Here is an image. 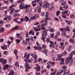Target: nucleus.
I'll list each match as a JSON object with an SVG mask.
<instances>
[{"mask_svg": "<svg viewBox=\"0 0 75 75\" xmlns=\"http://www.w3.org/2000/svg\"><path fill=\"white\" fill-rule=\"evenodd\" d=\"M32 33H34L33 30H30L29 32V34L30 35V34H31V33H32Z\"/></svg>", "mask_w": 75, "mask_h": 75, "instance_id": "de8ad7c7", "label": "nucleus"}, {"mask_svg": "<svg viewBox=\"0 0 75 75\" xmlns=\"http://www.w3.org/2000/svg\"><path fill=\"white\" fill-rule=\"evenodd\" d=\"M36 45L38 46V48H40V44L38 43V41L36 42Z\"/></svg>", "mask_w": 75, "mask_h": 75, "instance_id": "a878e982", "label": "nucleus"}, {"mask_svg": "<svg viewBox=\"0 0 75 75\" xmlns=\"http://www.w3.org/2000/svg\"><path fill=\"white\" fill-rule=\"evenodd\" d=\"M67 3V2L66 1L64 2L63 3H62L61 4V6H64V5H66V3Z\"/></svg>", "mask_w": 75, "mask_h": 75, "instance_id": "c756f323", "label": "nucleus"}, {"mask_svg": "<svg viewBox=\"0 0 75 75\" xmlns=\"http://www.w3.org/2000/svg\"><path fill=\"white\" fill-rule=\"evenodd\" d=\"M67 67L66 66H62V69H66V68H67Z\"/></svg>", "mask_w": 75, "mask_h": 75, "instance_id": "c03bdc74", "label": "nucleus"}, {"mask_svg": "<svg viewBox=\"0 0 75 75\" xmlns=\"http://www.w3.org/2000/svg\"><path fill=\"white\" fill-rule=\"evenodd\" d=\"M69 56L70 57L68 58H67L66 59L67 64H69L71 62V60L72 59V57L73 56V53L72 52H71V53H70Z\"/></svg>", "mask_w": 75, "mask_h": 75, "instance_id": "f257e3e1", "label": "nucleus"}, {"mask_svg": "<svg viewBox=\"0 0 75 75\" xmlns=\"http://www.w3.org/2000/svg\"><path fill=\"white\" fill-rule=\"evenodd\" d=\"M12 5L9 8V10H11V11L10 12V14H12L13 13V11H14V8H13V7L15 6V4L14 3H13L12 4Z\"/></svg>", "mask_w": 75, "mask_h": 75, "instance_id": "f03ea898", "label": "nucleus"}, {"mask_svg": "<svg viewBox=\"0 0 75 75\" xmlns=\"http://www.w3.org/2000/svg\"><path fill=\"white\" fill-rule=\"evenodd\" d=\"M25 67H27L28 66V62H26V63H25Z\"/></svg>", "mask_w": 75, "mask_h": 75, "instance_id": "f704fd0d", "label": "nucleus"}, {"mask_svg": "<svg viewBox=\"0 0 75 75\" xmlns=\"http://www.w3.org/2000/svg\"><path fill=\"white\" fill-rule=\"evenodd\" d=\"M8 1H4V3H5V4H7V5L8 4Z\"/></svg>", "mask_w": 75, "mask_h": 75, "instance_id": "09e8293b", "label": "nucleus"}, {"mask_svg": "<svg viewBox=\"0 0 75 75\" xmlns=\"http://www.w3.org/2000/svg\"><path fill=\"white\" fill-rule=\"evenodd\" d=\"M15 66L16 67H19V64L18 63V62H16L15 64Z\"/></svg>", "mask_w": 75, "mask_h": 75, "instance_id": "473e14b6", "label": "nucleus"}, {"mask_svg": "<svg viewBox=\"0 0 75 75\" xmlns=\"http://www.w3.org/2000/svg\"><path fill=\"white\" fill-rule=\"evenodd\" d=\"M65 11H64L62 12V15H65Z\"/></svg>", "mask_w": 75, "mask_h": 75, "instance_id": "8fccbe9b", "label": "nucleus"}, {"mask_svg": "<svg viewBox=\"0 0 75 75\" xmlns=\"http://www.w3.org/2000/svg\"><path fill=\"white\" fill-rule=\"evenodd\" d=\"M41 14L42 16H44V15H45V13L44 12H41Z\"/></svg>", "mask_w": 75, "mask_h": 75, "instance_id": "13d9d810", "label": "nucleus"}, {"mask_svg": "<svg viewBox=\"0 0 75 75\" xmlns=\"http://www.w3.org/2000/svg\"><path fill=\"white\" fill-rule=\"evenodd\" d=\"M14 74V72L13 70H11V72L8 74V75H12Z\"/></svg>", "mask_w": 75, "mask_h": 75, "instance_id": "a211bd4d", "label": "nucleus"}, {"mask_svg": "<svg viewBox=\"0 0 75 75\" xmlns=\"http://www.w3.org/2000/svg\"><path fill=\"white\" fill-rule=\"evenodd\" d=\"M10 67V66L8 64H6L3 67V69L4 70H6V69H8Z\"/></svg>", "mask_w": 75, "mask_h": 75, "instance_id": "0eeeda50", "label": "nucleus"}, {"mask_svg": "<svg viewBox=\"0 0 75 75\" xmlns=\"http://www.w3.org/2000/svg\"><path fill=\"white\" fill-rule=\"evenodd\" d=\"M50 42L52 45H54V42L51 41H50Z\"/></svg>", "mask_w": 75, "mask_h": 75, "instance_id": "864d4df0", "label": "nucleus"}, {"mask_svg": "<svg viewBox=\"0 0 75 75\" xmlns=\"http://www.w3.org/2000/svg\"><path fill=\"white\" fill-rule=\"evenodd\" d=\"M19 7L21 10L23 9V8H25V6L24 7V4L23 3H21V5L19 6Z\"/></svg>", "mask_w": 75, "mask_h": 75, "instance_id": "423d86ee", "label": "nucleus"}, {"mask_svg": "<svg viewBox=\"0 0 75 75\" xmlns=\"http://www.w3.org/2000/svg\"><path fill=\"white\" fill-rule=\"evenodd\" d=\"M46 14L45 16L46 17H47V18H46L45 19V24H47V21L48 19V17L49 13L48 12H46Z\"/></svg>", "mask_w": 75, "mask_h": 75, "instance_id": "20e7f679", "label": "nucleus"}, {"mask_svg": "<svg viewBox=\"0 0 75 75\" xmlns=\"http://www.w3.org/2000/svg\"><path fill=\"white\" fill-rule=\"evenodd\" d=\"M7 45H4V46H2L1 47V48H2V49H3V50H4V49H7Z\"/></svg>", "mask_w": 75, "mask_h": 75, "instance_id": "6ab92c4d", "label": "nucleus"}, {"mask_svg": "<svg viewBox=\"0 0 75 75\" xmlns=\"http://www.w3.org/2000/svg\"><path fill=\"white\" fill-rule=\"evenodd\" d=\"M36 67H35V69H36V68L37 69L36 70V71L37 72H38V71H40V65H39L38 64H36Z\"/></svg>", "mask_w": 75, "mask_h": 75, "instance_id": "6e6552de", "label": "nucleus"}, {"mask_svg": "<svg viewBox=\"0 0 75 75\" xmlns=\"http://www.w3.org/2000/svg\"><path fill=\"white\" fill-rule=\"evenodd\" d=\"M30 5H25V8H26L25 10V13H28L29 11V8H28V7H30Z\"/></svg>", "mask_w": 75, "mask_h": 75, "instance_id": "39448f33", "label": "nucleus"}, {"mask_svg": "<svg viewBox=\"0 0 75 75\" xmlns=\"http://www.w3.org/2000/svg\"><path fill=\"white\" fill-rule=\"evenodd\" d=\"M16 42H17L18 43V42H20V40L19 39H16Z\"/></svg>", "mask_w": 75, "mask_h": 75, "instance_id": "bf43d9fd", "label": "nucleus"}, {"mask_svg": "<svg viewBox=\"0 0 75 75\" xmlns=\"http://www.w3.org/2000/svg\"><path fill=\"white\" fill-rule=\"evenodd\" d=\"M56 34V36H57V35H60V32L59 31H57Z\"/></svg>", "mask_w": 75, "mask_h": 75, "instance_id": "c9c22d12", "label": "nucleus"}, {"mask_svg": "<svg viewBox=\"0 0 75 75\" xmlns=\"http://www.w3.org/2000/svg\"><path fill=\"white\" fill-rule=\"evenodd\" d=\"M42 0H40V1H39V4L40 6V7H42Z\"/></svg>", "mask_w": 75, "mask_h": 75, "instance_id": "412c9836", "label": "nucleus"}, {"mask_svg": "<svg viewBox=\"0 0 75 75\" xmlns=\"http://www.w3.org/2000/svg\"><path fill=\"white\" fill-rule=\"evenodd\" d=\"M20 11V10H17L16 11H15V13H18V12H19Z\"/></svg>", "mask_w": 75, "mask_h": 75, "instance_id": "774afa93", "label": "nucleus"}, {"mask_svg": "<svg viewBox=\"0 0 75 75\" xmlns=\"http://www.w3.org/2000/svg\"><path fill=\"white\" fill-rule=\"evenodd\" d=\"M64 30H65L66 31H69L70 30L69 27H67L66 28H64Z\"/></svg>", "mask_w": 75, "mask_h": 75, "instance_id": "bb28decb", "label": "nucleus"}, {"mask_svg": "<svg viewBox=\"0 0 75 75\" xmlns=\"http://www.w3.org/2000/svg\"><path fill=\"white\" fill-rule=\"evenodd\" d=\"M60 10H64L63 9V7L62 6L60 7Z\"/></svg>", "mask_w": 75, "mask_h": 75, "instance_id": "680f3d73", "label": "nucleus"}, {"mask_svg": "<svg viewBox=\"0 0 75 75\" xmlns=\"http://www.w3.org/2000/svg\"><path fill=\"white\" fill-rule=\"evenodd\" d=\"M62 33H63L62 34V36H66V35H67V34L65 33H66V31H63L62 32Z\"/></svg>", "mask_w": 75, "mask_h": 75, "instance_id": "b1692460", "label": "nucleus"}, {"mask_svg": "<svg viewBox=\"0 0 75 75\" xmlns=\"http://www.w3.org/2000/svg\"><path fill=\"white\" fill-rule=\"evenodd\" d=\"M28 62L29 63H31V62H32V61H33V59L30 58L29 59H26Z\"/></svg>", "mask_w": 75, "mask_h": 75, "instance_id": "4be33fe9", "label": "nucleus"}, {"mask_svg": "<svg viewBox=\"0 0 75 75\" xmlns=\"http://www.w3.org/2000/svg\"><path fill=\"white\" fill-rule=\"evenodd\" d=\"M61 62L60 63L61 65L64 64V59L62 58L61 59Z\"/></svg>", "mask_w": 75, "mask_h": 75, "instance_id": "4468645a", "label": "nucleus"}, {"mask_svg": "<svg viewBox=\"0 0 75 75\" xmlns=\"http://www.w3.org/2000/svg\"><path fill=\"white\" fill-rule=\"evenodd\" d=\"M65 13H66L67 16H68L70 14V12L69 11H66Z\"/></svg>", "mask_w": 75, "mask_h": 75, "instance_id": "5701e85b", "label": "nucleus"}, {"mask_svg": "<svg viewBox=\"0 0 75 75\" xmlns=\"http://www.w3.org/2000/svg\"><path fill=\"white\" fill-rule=\"evenodd\" d=\"M4 54H5V55H7V54H8V52L5 51L4 52Z\"/></svg>", "mask_w": 75, "mask_h": 75, "instance_id": "37998d69", "label": "nucleus"}, {"mask_svg": "<svg viewBox=\"0 0 75 75\" xmlns=\"http://www.w3.org/2000/svg\"><path fill=\"white\" fill-rule=\"evenodd\" d=\"M17 28H18V26H16V27H15L12 29V31H13V30H17V29H18Z\"/></svg>", "mask_w": 75, "mask_h": 75, "instance_id": "4c0bfd02", "label": "nucleus"}, {"mask_svg": "<svg viewBox=\"0 0 75 75\" xmlns=\"http://www.w3.org/2000/svg\"><path fill=\"white\" fill-rule=\"evenodd\" d=\"M6 62H7V60H6V59H4L2 62V65H4V64H6Z\"/></svg>", "mask_w": 75, "mask_h": 75, "instance_id": "aec40b11", "label": "nucleus"}, {"mask_svg": "<svg viewBox=\"0 0 75 75\" xmlns=\"http://www.w3.org/2000/svg\"><path fill=\"white\" fill-rule=\"evenodd\" d=\"M44 35H45V36L47 35V30H45L44 31V33L42 34V37L41 38V39L44 42H45V38H46V37L44 36Z\"/></svg>", "mask_w": 75, "mask_h": 75, "instance_id": "7ed1b4c3", "label": "nucleus"}, {"mask_svg": "<svg viewBox=\"0 0 75 75\" xmlns=\"http://www.w3.org/2000/svg\"><path fill=\"white\" fill-rule=\"evenodd\" d=\"M30 55L31 56H32V57H34V54H33V53H30Z\"/></svg>", "mask_w": 75, "mask_h": 75, "instance_id": "69168bd1", "label": "nucleus"}, {"mask_svg": "<svg viewBox=\"0 0 75 75\" xmlns=\"http://www.w3.org/2000/svg\"><path fill=\"white\" fill-rule=\"evenodd\" d=\"M63 56V55L62 54H58L57 55L58 57L56 59V60H59V59H61V57H62Z\"/></svg>", "mask_w": 75, "mask_h": 75, "instance_id": "1a4fd4ad", "label": "nucleus"}, {"mask_svg": "<svg viewBox=\"0 0 75 75\" xmlns=\"http://www.w3.org/2000/svg\"><path fill=\"white\" fill-rule=\"evenodd\" d=\"M4 59L2 58H1V59H0V62H1L2 63L3 62V61H4Z\"/></svg>", "mask_w": 75, "mask_h": 75, "instance_id": "49530a36", "label": "nucleus"}, {"mask_svg": "<svg viewBox=\"0 0 75 75\" xmlns=\"http://www.w3.org/2000/svg\"><path fill=\"white\" fill-rule=\"evenodd\" d=\"M20 34L17 33L16 36L18 38L20 37Z\"/></svg>", "mask_w": 75, "mask_h": 75, "instance_id": "7c9ffc66", "label": "nucleus"}, {"mask_svg": "<svg viewBox=\"0 0 75 75\" xmlns=\"http://www.w3.org/2000/svg\"><path fill=\"white\" fill-rule=\"evenodd\" d=\"M7 19L8 20H9V21H10V20H11V18L10 17L8 16L7 17Z\"/></svg>", "mask_w": 75, "mask_h": 75, "instance_id": "603ef678", "label": "nucleus"}, {"mask_svg": "<svg viewBox=\"0 0 75 75\" xmlns=\"http://www.w3.org/2000/svg\"><path fill=\"white\" fill-rule=\"evenodd\" d=\"M4 23V21L3 20L0 21V24H3Z\"/></svg>", "mask_w": 75, "mask_h": 75, "instance_id": "4d7b16f0", "label": "nucleus"}, {"mask_svg": "<svg viewBox=\"0 0 75 75\" xmlns=\"http://www.w3.org/2000/svg\"><path fill=\"white\" fill-rule=\"evenodd\" d=\"M49 30L50 31V32L51 33H54L55 32V30H54V29H52V27H50L49 28Z\"/></svg>", "mask_w": 75, "mask_h": 75, "instance_id": "9b49d317", "label": "nucleus"}, {"mask_svg": "<svg viewBox=\"0 0 75 75\" xmlns=\"http://www.w3.org/2000/svg\"><path fill=\"white\" fill-rule=\"evenodd\" d=\"M14 52V54H17L18 52L17 50L16 49H15Z\"/></svg>", "mask_w": 75, "mask_h": 75, "instance_id": "e433bc0d", "label": "nucleus"}, {"mask_svg": "<svg viewBox=\"0 0 75 75\" xmlns=\"http://www.w3.org/2000/svg\"><path fill=\"white\" fill-rule=\"evenodd\" d=\"M64 43L63 42L60 43V45L62 46L61 48L62 50H64V48H65V47L64 46Z\"/></svg>", "mask_w": 75, "mask_h": 75, "instance_id": "ddd939ff", "label": "nucleus"}, {"mask_svg": "<svg viewBox=\"0 0 75 75\" xmlns=\"http://www.w3.org/2000/svg\"><path fill=\"white\" fill-rule=\"evenodd\" d=\"M35 31H40L41 30V29L40 28H38L36 29H35Z\"/></svg>", "mask_w": 75, "mask_h": 75, "instance_id": "3c124183", "label": "nucleus"}, {"mask_svg": "<svg viewBox=\"0 0 75 75\" xmlns=\"http://www.w3.org/2000/svg\"><path fill=\"white\" fill-rule=\"evenodd\" d=\"M69 41L70 42H73V43H75V42L74 40L72 39H70Z\"/></svg>", "mask_w": 75, "mask_h": 75, "instance_id": "c85d7f7f", "label": "nucleus"}, {"mask_svg": "<svg viewBox=\"0 0 75 75\" xmlns=\"http://www.w3.org/2000/svg\"><path fill=\"white\" fill-rule=\"evenodd\" d=\"M35 16L36 18H38L39 17V15L38 14H35Z\"/></svg>", "mask_w": 75, "mask_h": 75, "instance_id": "ea45409f", "label": "nucleus"}, {"mask_svg": "<svg viewBox=\"0 0 75 75\" xmlns=\"http://www.w3.org/2000/svg\"><path fill=\"white\" fill-rule=\"evenodd\" d=\"M67 51H64V52L62 54V55L63 56L65 55H67Z\"/></svg>", "mask_w": 75, "mask_h": 75, "instance_id": "cd10ccee", "label": "nucleus"}, {"mask_svg": "<svg viewBox=\"0 0 75 75\" xmlns=\"http://www.w3.org/2000/svg\"><path fill=\"white\" fill-rule=\"evenodd\" d=\"M65 21L67 23L68 25H70V24H71L72 23V21H69L67 20H66Z\"/></svg>", "mask_w": 75, "mask_h": 75, "instance_id": "9d476101", "label": "nucleus"}, {"mask_svg": "<svg viewBox=\"0 0 75 75\" xmlns=\"http://www.w3.org/2000/svg\"><path fill=\"white\" fill-rule=\"evenodd\" d=\"M0 33H1V32H4V28L2 27L0 29Z\"/></svg>", "mask_w": 75, "mask_h": 75, "instance_id": "393cba45", "label": "nucleus"}, {"mask_svg": "<svg viewBox=\"0 0 75 75\" xmlns=\"http://www.w3.org/2000/svg\"><path fill=\"white\" fill-rule=\"evenodd\" d=\"M49 6H50V4L48 2L46 3L44 5V6L46 8H50Z\"/></svg>", "mask_w": 75, "mask_h": 75, "instance_id": "f8f14e48", "label": "nucleus"}, {"mask_svg": "<svg viewBox=\"0 0 75 75\" xmlns=\"http://www.w3.org/2000/svg\"><path fill=\"white\" fill-rule=\"evenodd\" d=\"M41 26L42 27H45V23H43L42 24Z\"/></svg>", "mask_w": 75, "mask_h": 75, "instance_id": "5fc2aeb1", "label": "nucleus"}, {"mask_svg": "<svg viewBox=\"0 0 75 75\" xmlns=\"http://www.w3.org/2000/svg\"><path fill=\"white\" fill-rule=\"evenodd\" d=\"M23 45H27V44H28L27 42H25V41L24 40L23 41Z\"/></svg>", "mask_w": 75, "mask_h": 75, "instance_id": "72a5a7b5", "label": "nucleus"}, {"mask_svg": "<svg viewBox=\"0 0 75 75\" xmlns=\"http://www.w3.org/2000/svg\"><path fill=\"white\" fill-rule=\"evenodd\" d=\"M54 33H52L50 34V36L52 38H54Z\"/></svg>", "mask_w": 75, "mask_h": 75, "instance_id": "a19ab883", "label": "nucleus"}, {"mask_svg": "<svg viewBox=\"0 0 75 75\" xmlns=\"http://www.w3.org/2000/svg\"><path fill=\"white\" fill-rule=\"evenodd\" d=\"M55 39L56 40H57V41H61L62 40L61 39L59 38H58L57 37H55Z\"/></svg>", "mask_w": 75, "mask_h": 75, "instance_id": "2f4dec72", "label": "nucleus"}, {"mask_svg": "<svg viewBox=\"0 0 75 75\" xmlns=\"http://www.w3.org/2000/svg\"><path fill=\"white\" fill-rule=\"evenodd\" d=\"M50 68H51V65H50V64H49L47 67V68H48V69H50Z\"/></svg>", "mask_w": 75, "mask_h": 75, "instance_id": "58836bf2", "label": "nucleus"}, {"mask_svg": "<svg viewBox=\"0 0 75 75\" xmlns=\"http://www.w3.org/2000/svg\"><path fill=\"white\" fill-rule=\"evenodd\" d=\"M26 41L27 42H28L30 41V39L29 38H27L26 39Z\"/></svg>", "mask_w": 75, "mask_h": 75, "instance_id": "052dcab7", "label": "nucleus"}, {"mask_svg": "<svg viewBox=\"0 0 75 75\" xmlns=\"http://www.w3.org/2000/svg\"><path fill=\"white\" fill-rule=\"evenodd\" d=\"M50 39L49 38H47L46 39V41L47 42H50Z\"/></svg>", "mask_w": 75, "mask_h": 75, "instance_id": "a18cd8bd", "label": "nucleus"}, {"mask_svg": "<svg viewBox=\"0 0 75 75\" xmlns=\"http://www.w3.org/2000/svg\"><path fill=\"white\" fill-rule=\"evenodd\" d=\"M63 71H64V70L61 69L58 71V72L57 73V74L58 75L59 74H62L63 72Z\"/></svg>", "mask_w": 75, "mask_h": 75, "instance_id": "2eb2a0df", "label": "nucleus"}, {"mask_svg": "<svg viewBox=\"0 0 75 75\" xmlns=\"http://www.w3.org/2000/svg\"><path fill=\"white\" fill-rule=\"evenodd\" d=\"M7 43H8V44H10L11 43V42L10 41H7Z\"/></svg>", "mask_w": 75, "mask_h": 75, "instance_id": "338daca9", "label": "nucleus"}, {"mask_svg": "<svg viewBox=\"0 0 75 75\" xmlns=\"http://www.w3.org/2000/svg\"><path fill=\"white\" fill-rule=\"evenodd\" d=\"M20 20L22 22H23V21H24V19H23V18H21L20 19Z\"/></svg>", "mask_w": 75, "mask_h": 75, "instance_id": "e2e57ef3", "label": "nucleus"}, {"mask_svg": "<svg viewBox=\"0 0 75 75\" xmlns=\"http://www.w3.org/2000/svg\"><path fill=\"white\" fill-rule=\"evenodd\" d=\"M59 13H60V11H58L57 12V13H56V15L57 16H59V14H58Z\"/></svg>", "mask_w": 75, "mask_h": 75, "instance_id": "6e6d98bb", "label": "nucleus"}, {"mask_svg": "<svg viewBox=\"0 0 75 75\" xmlns=\"http://www.w3.org/2000/svg\"><path fill=\"white\" fill-rule=\"evenodd\" d=\"M37 8H38V13H41V8H40V6H38L37 7Z\"/></svg>", "mask_w": 75, "mask_h": 75, "instance_id": "f3484780", "label": "nucleus"}, {"mask_svg": "<svg viewBox=\"0 0 75 75\" xmlns=\"http://www.w3.org/2000/svg\"><path fill=\"white\" fill-rule=\"evenodd\" d=\"M24 19L25 20V21H26V22L30 21V20H29V18L27 16H25Z\"/></svg>", "mask_w": 75, "mask_h": 75, "instance_id": "dca6fc26", "label": "nucleus"}, {"mask_svg": "<svg viewBox=\"0 0 75 75\" xmlns=\"http://www.w3.org/2000/svg\"><path fill=\"white\" fill-rule=\"evenodd\" d=\"M63 7L64 8H67V9H68V6L67 5L64 6Z\"/></svg>", "mask_w": 75, "mask_h": 75, "instance_id": "79ce46f5", "label": "nucleus"}, {"mask_svg": "<svg viewBox=\"0 0 75 75\" xmlns=\"http://www.w3.org/2000/svg\"><path fill=\"white\" fill-rule=\"evenodd\" d=\"M27 53H25L24 56V58H26L27 57Z\"/></svg>", "mask_w": 75, "mask_h": 75, "instance_id": "0e129e2a", "label": "nucleus"}]
</instances>
